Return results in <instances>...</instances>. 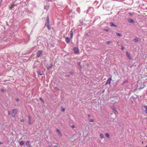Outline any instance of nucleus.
I'll list each match as a JSON object with an SVG mask.
<instances>
[{"label":"nucleus","mask_w":147,"mask_h":147,"mask_svg":"<svg viewBox=\"0 0 147 147\" xmlns=\"http://www.w3.org/2000/svg\"><path fill=\"white\" fill-rule=\"evenodd\" d=\"M74 51L75 54H79V49L78 47H75L74 49Z\"/></svg>","instance_id":"1"},{"label":"nucleus","mask_w":147,"mask_h":147,"mask_svg":"<svg viewBox=\"0 0 147 147\" xmlns=\"http://www.w3.org/2000/svg\"><path fill=\"white\" fill-rule=\"evenodd\" d=\"M42 53V51L41 50H39L37 52V54H36V56L37 57H40V56H41Z\"/></svg>","instance_id":"2"},{"label":"nucleus","mask_w":147,"mask_h":147,"mask_svg":"<svg viewBox=\"0 0 147 147\" xmlns=\"http://www.w3.org/2000/svg\"><path fill=\"white\" fill-rule=\"evenodd\" d=\"M17 113V110L16 109H14L13 110V112L12 113V116L13 117H14L15 115Z\"/></svg>","instance_id":"3"},{"label":"nucleus","mask_w":147,"mask_h":147,"mask_svg":"<svg viewBox=\"0 0 147 147\" xmlns=\"http://www.w3.org/2000/svg\"><path fill=\"white\" fill-rule=\"evenodd\" d=\"M30 142L29 141H27L26 142V145L28 147H32V146L30 144Z\"/></svg>","instance_id":"4"},{"label":"nucleus","mask_w":147,"mask_h":147,"mask_svg":"<svg viewBox=\"0 0 147 147\" xmlns=\"http://www.w3.org/2000/svg\"><path fill=\"white\" fill-rule=\"evenodd\" d=\"M111 80L112 79L111 78H109L108 79L105 84H111Z\"/></svg>","instance_id":"5"},{"label":"nucleus","mask_w":147,"mask_h":147,"mask_svg":"<svg viewBox=\"0 0 147 147\" xmlns=\"http://www.w3.org/2000/svg\"><path fill=\"white\" fill-rule=\"evenodd\" d=\"M126 54L128 58L130 60L131 59V56L130 54L129 53H128L127 52H126Z\"/></svg>","instance_id":"6"},{"label":"nucleus","mask_w":147,"mask_h":147,"mask_svg":"<svg viewBox=\"0 0 147 147\" xmlns=\"http://www.w3.org/2000/svg\"><path fill=\"white\" fill-rule=\"evenodd\" d=\"M65 41L66 43H68L69 42L70 40L69 38L67 37L65 39Z\"/></svg>","instance_id":"7"},{"label":"nucleus","mask_w":147,"mask_h":147,"mask_svg":"<svg viewBox=\"0 0 147 147\" xmlns=\"http://www.w3.org/2000/svg\"><path fill=\"white\" fill-rule=\"evenodd\" d=\"M144 108L145 109V113L147 114V106L146 105H145L143 106Z\"/></svg>","instance_id":"8"},{"label":"nucleus","mask_w":147,"mask_h":147,"mask_svg":"<svg viewBox=\"0 0 147 147\" xmlns=\"http://www.w3.org/2000/svg\"><path fill=\"white\" fill-rule=\"evenodd\" d=\"M110 26H113L114 27H116V26L115 24H114L112 22H111L110 23Z\"/></svg>","instance_id":"9"},{"label":"nucleus","mask_w":147,"mask_h":147,"mask_svg":"<svg viewBox=\"0 0 147 147\" xmlns=\"http://www.w3.org/2000/svg\"><path fill=\"white\" fill-rule=\"evenodd\" d=\"M58 133V134L61 136V132H60V130L59 129H56Z\"/></svg>","instance_id":"10"},{"label":"nucleus","mask_w":147,"mask_h":147,"mask_svg":"<svg viewBox=\"0 0 147 147\" xmlns=\"http://www.w3.org/2000/svg\"><path fill=\"white\" fill-rule=\"evenodd\" d=\"M128 22L130 23H132L133 22H134L133 20L131 18L129 19L128 20Z\"/></svg>","instance_id":"11"},{"label":"nucleus","mask_w":147,"mask_h":147,"mask_svg":"<svg viewBox=\"0 0 147 147\" xmlns=\"http://www.w3.org/2000/svg\"><path fill=\"white\" fill-rule=\"evenodd\" d=\"M100 137L101 139H102L104 138V136L102 134L100 133Z\"/></svg>","instance_id":"12"},{"label":"nucleus","mask_w":147,"mask_h":147,"mask_svg":"<svg viewBox=\"0 0 147 147\" xmlns=\"http://www.w3.org/2000/svg\"><path fill=\"white\" fill-rule=\"evenodd\" d=\"M105 136L107 137L108 138H109V135L108 133H106L105 134Z\"/></svg>","instance_id":"13"},{"label":"nucleus","mask_w":147,"mask_h":147,"mask_svg":"<svg viewBox=\"0 0 147 147\" xmlns=\"http://www.w3.org/2000/svg\"><path fill=\"white\" fill-rule=\"evenodd\" d=\"M24 142L23 141H21L20 143V144L21 146H22L24 144Z\"/></svg>","instance_id":"14"},{"label":"nucleus","mask_w":147,"mask_h":147,"mask_svg":"<svg viewBox=\"0 0 147 147\" xmlns=\"http://www.w3.org/2000/svg\"><path fill=\"white\" fill-rule=\"evenodd\" d=\"M52 65L51 64V65L49 67H47V68L48 69H51V68H52Z\"/></svg>","instance_id":"15"},{"label":"nucleus","mask_w":147,"mask_h":147,"mask_svg":"<svg viewBox=\"0 0 147 147\" xmlns=\"http://www.w3.org/2000/svg\"><path fill=\"white\" fill-rule=\"evenodd\" d=\"M70 36L71 37V38H72L73 36V32L72 31L70 32Z\"/></svg>","instance_id":"16"},{"label":"nucleus","mask_w":147,"mask_h":147,"mask_svg":"<svg viewBox=\"0 0 147 147\" xmlns=\"http://www.w3.org/2000/svg\"><path fill=\"white\" fill-rule=\"evenodd\" d=\"M134 40L135 42H137L138 41V38H134Z\"/></svg>","instance_id":"17"},{"label":"nucleus","mask_w":147,"mask_h":147,"mask_svg":"<svg viewBox=\"0 0 147 147\" xmlns=\"http://www.w3.org/2000/svg\"><path fill=\"white\" fill-rule=\"evenodd\" d=\"M111 43V41H107L106 42V43L107 44H109Z\"/></svg>","instance_id":"18"},{"label":"nucleus","mask_w":147,"mask_h":147,"mask_svg":"<svg viewBox=\"0 0 147 147\" xmlns=\"http://www.w3.org/2000/svg\"><path fill=\"white\" fill-rule=\"evenodd\" d=\"M116 34L117 36H121V34H119L118 33H117V32L116 33Z\"/></svg>","instance_id":"19"},{"label":"nucleus","mask_w":147,"mask_h":147,"mask_svg":"<svg viewBox=\"0 0 147 147\" xmlns=\"http://www.w3.org/2000/svg\"><path fill=\"white\" fill-rule=\"evenodd\" d=\"M94 121L92 119H89V121L90 122H93Z\"/></svg>","instance_id":"20"},{"label":"nucleus","mask_w":147,"mask_h":147,"mask_svg":"<svg viewBox=\"0 0 147 147\" xmlns=\"http://www.w3.org/2000/svg\"><path fill=\"white\" fill-rule=\"evenodd\" d=\"M13 5H11V6L10 7L9 9H11L12 8H13Z\"/></svg>","instance_id":"21"},{"label":"nucleus","mask_w":147,"mask_h":147,"mask_svg":"<svg viewBox=\"0 0 147 147\" xmlns=\"http://www.w3.org/2000/svg\"><path fill=\"white\" fill-rule=\"evenodd\" d=\"M47 28H48L49 29H50V28H49V22H48V25H47Z\"/></svg>","instance_id":"22"},{"label":"nucleus","mask_w":147,"mask_h":147,"mask_svg":"<svg viewBox=\"0 0 147 147\" xmlns=\"http://www.w3.org/2000/svg\"><path fill=\"white\" fill-rule=\"evenodd\" d=\"M20 121L21 122H23L24 121V120L23 119H21L20 120Z\"/></svg>","instance_id":"23"},{"label":"nucleus","mask_w":147,"mask_h":147,"mask_svg":"<svg viewBox=\"0 0 147 147\" xmlns=\"http://www.w3.org/2000/svg\"><path fill=\"white\" fill-rule=\"evenodd\" d=\"M71 127L72 128H74L75 127V126L74 125H73L71 126Z\"/></svg>","instance_id":"24"},{"label":"nucleus","mask_w":147,"mask_h":147,"mask_svg":"<svg viewBox=\"0 0 147 147\" xmlns=\"http://www.w3.org/2000/svg\"><path fill=\"white\" fill-rule=\"evenodd\" d=\"M28 118L29 120H30V115H29L28 116Z\"/></svg>","instance_id":"25"},{"label":"nucleus","mask_w":147,"mask_h":147,"mask_svg":"<svg viewBox=\"0 0 147 147\" xmlns=\"http://www.w3.org/2000/svg\"><path fill=\"white\" fill-rule=\"evenodd\" d=\"M1 92H4V89H1Z\"/></svg>","instance_id":"26"},{"label":"nucleus","mask_w":147,"mask_h":147,"mask_svg":"<svg viewBox=\"0 0 147 147\" xmlns=\"http://www.w3.org/2000/svg\"><path fill=\"white\" fill-rule=\"evenodd\" d=\"M16 100L17 101H19V99L18 98H16Z\"/></svg>","instance_id":"27"},{"label":"nucleus","mask_w":147,"mask_h":147,"mask_svg":"<svg viewBox=\"0 0 147 147\" xmlns=\"http://www.w3.org/2000/svg\"><path fill=\"white\" fill-rule=\"evenodd\" d=\"M40 100L41 101H43V100L41 98H40Z\"/></svg>","instance_id":"28"},{"label":"nucleus","mask_w":147,"mask_h":147,"mask_svg":"<svg viewBox=\"0 0 147 147\" xmlns=\"http://www.w3.org/2000/svg\"><path fill=\"white\" fill-rule=\"evenodd\" d=\"M28 123H29V125H30L31 124L30 120H29Z\"/></svg>","instance_id":"29"},{"label":"nucleus","mask_w":147,"mask_h":147,"mask_svg":"<svg viewBox=\"0 0 147 147\" xmlns=\"http://www.w3.org/2000/svg\"><path fill=\"white\" fill-rule=\"evenodd\" d=\"M65 111V109L64 108H63L62 109V111Z\"/></svg>","instance_id":"30"},{"label":"nucleus","mask_w":147,"mask_h":147,"mask_svg":"<svg viewBox=\"0 0 147 147\" xmlns=\"http://www.w3.org/2000/svg\"><path fill=\"white\" fill-rule=\"evenodd\" d=\"M88 118H90L91 117V115L90 114H88Z\"/></svg>","instance_id":"31"},{"label":"nucleus","mask_w":147,"mask_h":147,"mask_svg":"<svg viewBox=\"0 0 147 147\" xmlns=\"http://www.w3.org/2000/svg\"><path fill=\"white\" fill-rule=\"evenodd\" d=\"M129 15H131V16L132 15V14L131 13H129Z\"/></svg>","instance_id":"32"},{"label":"nucleus","mask_w":147,"mask_h":147,"mask_svg":"<svg viewBox=\"0 0 147 147\" xmlns=\"http://www.w3.org/2000/svg\"><path fill=\"white\" fill-rule=\"evenodd\" d=\"M78 65L79 66H80V62H79L78 63Z\"/></svg>","instance_id":"33"},{"label":"nucleus","mask_w":147,"mask_h":147,"mask_svg":"<svg viewBox=\"0 0 147 147\" xmlns=\"http://www.w3.org/2000/svg\"><path fill=\"white\" fill-rule=\"evenodd\" d=\"M112 109H113V110H116L115 109V108L113 107V108H112Z\"/></svg>","instance_id":"34"},{"label":"nucleus","mask_w":147,"mask_h":147,"mask_svg":"<svg viewBox=\"0 0 147 147\" xmlns=\"http://www.w3.org/2000/svg\"><path fill=\"white\" fill-rule=\"evenodd\" d=\"M38 74L40 76H41V75H42V74H40V73H39V74Z\"/></svg>","instance_id":"35"},{"label":"nucleus","mask_w":147,"mask_h":147,"mask_svg":"<svg viewBox=\"0 0 147 147\" xmlns=\"http://www.w3.org/2000/svg\"><path fill=\"white\" fill-rule=\"evenodd\" d=\"M69 73H70L71 74H72V72H69Z\"/></svg>","instance_id":"36"},{"label":"nucleus","mask_w":147,"mask_h":147,"mask_svg":"<svg viewBox=\"0 0 147 147\" xmlns=\"http://www.w3.org/2000/svg\"><path fill=\"white\" fill-rule=\"evenodd\" d=\"M121 49L122 50H123L124 49V48L123 47H122Z\"/></svg>","instance_id":"37"},{"label":"nucleus","mask_w":147,"mask_h":147,"mask_svg":"<svg viewBox=\"0 0 147 147\" xmlns=\"http://www.w3.org/2000/svg\"><path fill=\"white\" fill-rule=\"evenodd\" d=\"M55 147H58L57 146H55Z\"/></svg>","instance_id":"38"},{"label":"nucleus","mask_w":147,"mask_h":147,"mask_svg":"<svg viewBox=\"0 0 147 147\" xmlns=\"http://www.w3.org/2000/svg\"><path fill=\"white\" fill-rule=\"evenodd\" d=\"M106 31H108V30L107 29L106 30Z\"/></svg>","instance_id":"39"},{"label":"nucleus","mask_w":147,"mask_h":147,"mask_svg":"<svg viewBox=\"0 0 147 147\" xmlns=\"http://www.w3.org/2000/svg\"><path fill=\"white\" fill-rule=\"evenodd\" d=\"M2 143L1 142H0V144H2Z\"/></svg>","instance_id":"40"},{"label":"nucleus","mask_w":147,"mask_h":147,"mask_svg":"<svg viewBox=\"0 0 147 147\" xmlns=\"http://www.w3.org/2000/svg\"><path fill=\"white\" fill-rule=\"evenodd\" d=\"M146 147H147V145L146 146Z\"/></svg>","instance_id":"41"},{"label":"nucleus","mask_w":147,"mask_h":147,"mask_svg":"<svg viewBox=\"0 0 147 147\" xmlns=\"http://www.w3.org/2000/svg\"><path fill=\"white\" fill-rule=\"evenodd\" d=\"M8 114H10V113H9Z\"/></svg>","instance_id":"42"},{"label":"nucleus","mask_w":147,"mask_h":147,"mask_svg":"<svg viewBox=\"0 0 147 147\" xmlns=\"http://www.w3.org/2000/svg\"><path fill=\"white\" fill-rule=\"evenodd\" d=\"M49 147H51L50 146H49Z\"/></svg>","instance_id":"43"},{"label":"nucleus","mask_w":147,"mask_h":147,"mask_svg":"<svg viewBox=\"0 0 147 147\" xmlns=\"http://www.w3.org/2000/svg\"><path fill=\"white\" fill-rule=\"evenodd\" d=\"M49 147H51L50 146H49Z\"/></svg>","instance_id":"44"}]
</instances>
